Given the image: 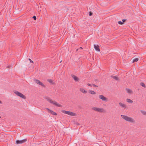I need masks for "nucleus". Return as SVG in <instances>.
Returning <instances> with one entry per match:
<instances>
[{"label":"nucleus","instance_id":"f257e3e1","mask_svg":"<svg viewBox=\"0 0 146 146\" xmlns=\"http://www.w3.org/2000/svg\"><path fill=\"white\" fill-rule=\"evenodd\" d=\"M121 117L124 120L126 121H128L132 123H135V122L134 119L132 118L128 117L127 115H121Z\"/></svg>","mask_w":146,"mask_h":146},{"label":"nucleus","instance_id":"412c9836","mask_svg":"<svg viewBox=\"0 0 146 146\" xmlns=\"http://www.w3.org/2000/svg\"><path fill=\"white\" fill-rule=\"evenodd\" d=\"M140 85L144 87H145V84L143 82H141L140 83Z\"/></svg>","mask_w":146,"mask_h":146},{"label":"nucleus","instance_id":"a878e982","mask_svg":"<svg viewBox=\"0 0 146 146\" xmlns=\"http://www.w3.org/2000/svg\"><path fill=\"white\" fill-rule=\"evenodd\" d=\"M92 13L91 12H89V15L90 16H92Z\"/></svg>","mask_w":146,"mask_h":146},{"label":"nucleus","instance_id":"b1692460","mask_svg":"<svg viewBox=\"0 0 146 146\" xmlns=\"http://www.w3.org/2000/svg\"><path fill=\"white\" fill-rule=\"evenodd\" d=\"M92 86H94V87H98V86L96 85H95V84H92Z\"/></svg>","mask_w":146,"mask_h":146},{"label":"nucleus","instance_id":"9d476101","mask_svg":"<svg viewBox=\"0 0 146 146\" xmlns=\"http://www.w3.org/2000/svg\"><path fill=\"white\" fill-rule=\"evenodd\" d=\"M71 76L74 80L76 82H78L79 79L78 77L75 76L74 75L72 74L71 75Z\"/></svg>","mask_w":146,"mask_h":146},{"label":"nucleus","instance_id":"39448f33","mask_svg":"<svg viewBox=\"0 0 146 146\" xmlns=\"http://www.w3.org/2000/svg\"><path fill=\"white\" fill-rule=\"evenodd\" d=\"M14 93L16 94L17 96L22 98L24 99H25L26 97L25 96L23 95L22 94L19 92L18 91H15L14 92Z\"/></svg>","mask_w":146,"mask_h":146},{"label":"nucleus","instance_id":"7c9ffc66","mask_svg":"<svg viewBox=\"0 0 146 146\" xmlns=\"http://www.w3.org/2000/svg\"><path fill=\"white\" fill-rule=\"evenodd\" d=\"M1 118V116H0V118Z\"/></svg>","mask_w":146,"mask_h":146},{"label":"nucleus","instance_id":"7ed1b4c3","mask_svg":"<svg viewBox=\"0 0 146 146\" xmlns=\"http://www.w3.org/2000/svg\"><path fill=\"white\" fill-rule=\"evenodd\" d=\"M92 110L100 112H104V110L103 108H98L96 107H93L92 108Z\"/></svg>","mask_w":146,"mask_h":146},{"label":"nucleus","instance_id":"cd10ccee","mask_svg":"<svg viewBox=\"0 0 146 146\" xmlns=\"http://www.w3.org/2000/svg\"><path fill=\"white\" fill-rule=\"evenodd\" d=\"M126 20V19H123L122 20V22H123V23L124 22H125Z\"/></svg>","mask_w":146,"mask_h":146},{"label":"nucleus","instance_id":"6ab92c4d","mask_svg":"<svg viewBox=\"0 0 146 146\" xmlns=\"http://www.w3.org/2000/svg\"><path fill=\"white\" fill-rule=\"evenodd\" d=\"M141 111L143 115H146V111L141 110Z\"/></svg>","mask_w":146,"mask_h":146},{"label":"nucleus","instance_id":"20e7f679","mask_svg":"<svg viewBox=\"0 0 146 146\" xmlns=\"http://www.w3.org/2000/svg\"><path fill=\"white\" fill-rule=\"evenodd\" d=\"M62 113H64L66 114L71 116H75L76 115L75 113L70 111H66L65 110H62Z\"/></svg>","mask_w":146,"mask_h":146},{"label":"nucleus","instance_id":"f8f14e48","mask_svg":"<svg viewBox=\"0 0 146 146\" xmlns=\"http://www.w3.org/2000/svg\"><path fill=\"white\" fill-rule=\"evenodd\" d=\"M119 105L121 107L124 108H126V105L125 104L121 102L119 103Z\"/></svg>","mask_w":146,"mask_h":146},{"label":"nucleus","instance_id":"dca6fc26","mask_svg":"<svg viewBox=\"0 0 146 146\" xmlns=\"http://www.w3.org/2000/svg\"><path fill=\"white\" fill-rule=\"evenodd\" d=\"M126 90H127V92L128 93L130 94L131 93L132 91L131 89L128 88H126Z\"/></svg>","mask_w":146,"mask_h":146},{"label":"nucleus","instance_id":"9b49d317","mask_svg":"<svg viewBox=\"0 0 146 146\" xmlns=\"http://www.w3.org/2000/svg\"><path fill=\"white\" fill-rule=\"evenodd\" d=\"M94 47L95 49L97 51H100L99 46L96 44L94 45Z\"/></svg>","mask_w":146,"mask_h":146},{"label":"nucleus","instance_id":"5701e85b","mask_svg":"<svg viewBox=\"0 0 146 146\" xmlns=\"http://www.w3.org/2000/svg\"><path fill=\"white\" fill-rule=\"evenodd\" d=\"M33 18L35 20H36V18L35 16H34L33 17Z\"/></svg>","mask_w":146,"mask_h":146},{"label":"nucleus","instance_id":"393cba45","mask_svg":"<svg viewBox=\"0 0 146 146\" xmlns=\"http://www.w3.org/2000/svg\"><path fill=\"white\" fill-rule=\"evenodd\" d=\"M82 47H80L78 49H77V51H78V50H82Z\"/></svg>","mask_w":146,"mask_h":146},{"label":"nucleus","instance_id":"4be33fe9","mask_svg":"<svg viewBox=\"0 0 146 146\" xmlns=\"http://www.w3.org/2000/svg\"><path fill=\"white\" fill-rule=\"evenodd\" d=\"M118 23L119 25H122L123 24V22L121 21H119Z\"/></svg>","mask_w":146,"mask_h":146},{"label":"nucleus","instance_id":"1a4fd4ad","mask_svg":"<svg viewBox=\"0 0 146 146\" xmlns=\"http://www.w3.org/2000/svg\"><path fill=\"white\" fill-rule=\"evenodd\" d=\"M46 109L48 110L49 113H51L52 115H57V113H56L55 112L53 111L52 110H51L48 108H46Z\"/></svg>","mask_w":146,"mask_h":146},{"label":"nucleus","instance_id":"6e6552de","mask_svg":"<svg viewBox=\"0 0 146 146\" xmlns=\"http://www.w3.org/2000/svg\"><path fill=\"white\" fill-rule=\"evenodd\" d=\"M99 98L100 99H101L103 101L106 102L108 100V99L107 98L104 97L103 95H99Z\"/></svg>","mask_w":146,"mask_h":146},{"label":"nucleus","instance_id":"aec40b11","mask_svg":"<svg viewBox=\"0 0 146 146\" xmlns=\"http://www.w3.org/2000/svg\"><path fill=\"white\" fill-rule=\"evenodd\" d=\"M139 60V59L137 58H135L133 60V62H137Z\"/></svg>","mask_w":146,"mask_h":146},{"label":"nucleus","instance_id":"ddd939ff","mask_svg":"<svg viewBox=\"0 0 146 146\" xmlns=\"http://www.w3.org/2000/svg\"><path fill=\"white\" fill-rule=\"evenodd\" d=\"M80 91L83 93H86L87 92V91L85 90L83 88H81L80 89Z\"/></svg>","mask_w":146,"mask_h":146},{"label":"nucleus","instance_id":"0eeeda50","mask_svg":"<svg viewBox=\"0 0 146 146\" xmlns=\"http://www.w3.org/2000/svg\"><path fill=\"white\" fill-rule=\"evenodd\" d=\"M34 81L37 84L41 86H42L44 87H45V86L44 84L40 82V81H39V80L36 79H34Z\"/></svg>","mask_w":146,"mask_h":146},{"label":"nucleus","instance_id":"423d86ee","mask_svg":"<svg viewBox=\"0 0 146 146\" xmlns=\"http://www.w3.org/2000/svg\"><path fill=\"white\" fill-rule=\"evenodd\" d=\"M27 139H24L21 140H17L16 142V144H20L25 142L27 141Z\"/></svg>","mask_w":146,"mask_h":146},{"label":"nucleus","instance_id":"4468645a","mask_svg":"<svg viewBox=\"0 0 146 146\" xmlns=\"http://www.w3.org/2000/svg\"><path fill=\"white\" fill-rule=\"evenodd\" d=\"M111 77L113 78L115 80H119V79L116 76H111Z\"/></svg>","mask_w":146,"mask_h":146},{"label":"nucleus","instance_id":"c756f323","mask_svg":"<svg viewBox=\"0 0 146 146\" xmlns=\"http://www.w3.org/2000/svg\"><path fill=\"white\" fill-rule=\"evenodd\" d=\"M2 103V102L0 101V104H1Z\"/></svg>","mask_w":146,"mask_h":146},{"label":"nucleus","instance_id":"f3484780","mask_svg":"<svg viewBox=\"0 0 146 146\" xmlns=\"http://www.w3.org/2000/svg\"><path fill=\"white\" fill-rule=\"evenodd\" d=\"M126 100H127V102H129V103H133V102L132 100H131L130 99H128V98Z\"/></svg>","mask_w":146,"mask_h":146},{"label":"nucleus","instance_id":"a211bd4d","mask_svg":"<svg viewBox=\"0 0 146 146\" xmlns=\"http://www.w3.org/2000/svg\"><path fill=\"white\" fill-rule=\"evenodd\" d=\"M47 80L48 82H49V83H50L51 84H53V82L52 80L48 79Z\"/></svg>","mask_w":146,"mask_h":146},{"label":"nucleus","instance_id":"2eb2a0df","mask_svg":"<svg viewBox=\"0 0 146 146\" xmlns=\"http://www.w3.org/2000/svg\"><path fill=\"white\" fill-rule=\"evenodd\" d=\"M89 93L92 94H96V92L92 90H89Z\"/></svg>","mask_w":146,"mask_h":146},{"label":"nucleus","instance_id":"f03ea898","mask_svg":"<svg viewBox=\"0 0 146 146\" xmlns=\"http://www.w3.org/2000/svg\"><path fill=\"white\" fill-rule=\"evenodd\" d=\"M45 99L50 103L53 104L54 106L60 107H62V106L61 104H58L57 102L55 101H53L49 97H46Z\"/></svg>","mask_w":146,"mask_h":146},{"label":"nucleus","instance_id":"bb28decb","mask_svg":"<svg viewBox=\"0 0 146 146\" xmlns=\"http://www.w3.org/2000/svg\"><path fill=\"white\" fill-rule=\"evenodd\" d=\"M29 60L31 62L33 63V61L30 58L29 59Z\"/></svg>","mask_w":146,"mask_h":146},{"label":"nucleus","instance_id":"c85d7f7f","mask_svg":"<svg viewBox=\"0 0 146 146\" xmlns=\"http://www.w3.org/2000/svg\"><path fill=\"white\" fill-rule=\"evenodd\" d=\"M87 85H88L89 86H91L92 85L90 84L89 83L87 84Z\"/></svg>","mask_w":146,"mask_h":146}]
</instances>
